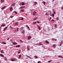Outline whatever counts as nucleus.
<instances>
[{
	"label": "nucleus",
	"mask_w": 63,
	"mask_h": 63,
	"mask_svg": "<svg viewBox=\"0 0 63 63\" xmlns=\"http://www.w3.org/2000/svg\"><path fill=\"white\" fill-rule=\"evenodd\" d=\"M25 7L24 6H22L19 8V10H21V9H23V8H25Z\"/></svg>",
	"instance_id": "f257e3e1"
},
{
	"label": "nucleus",
	"mask_w": 63,
	"mask_h": 63,
	"mask_svg": "<svg viewBox=\"0 0 63 63\" xmlns=\"http://www.w3.org/2000/svg\"><path fill=\"white\" fill-rule=\"evenodd\" d=\"M19 55V56L18 58V59H20V58H21V54H20V55Z\"/></svg>",
	"instance_id": "f03ea898"
},
{
	"label": "nucleus",
	"mask_w": 63,
	"mask_h": 63,
	"mask_svg": "<svg viewBox=\"0 0 63 63\" xmlns=\"http://www.w3.org/2000/svg\"><path fill=\"white\" fill-rule=\"evenodd\" d=\"M36 14H37V13L35 11L33 13V16L36 15Z\"/></svg>",
	"instance_id": "7ed1b4c3"
},
{
	"label": "nucleus",
	"mask_w": 63,
	"mask_h": 63,
	"mask_svg": "<svg viewBox=\"0 0 63 63\" xmlns=\"http://www.w3.org/2000/svg\"><path fill=\"white\" fill-rule=\"evenodd\" d=\"M13 7H11L10 8V11L11 12H12V11H13Z\"/></svg>",
	"instance_id": "20e7f679"
},
{
	"label": "nucleus",
	"mask_w": 63,
	"mask_h": 63,
	"mask_svg": "<svg viewBox=\"0 0 63 63\" xmlns=\"http://www.w3.org/2000/svg\"><path fill=\"white\" fill-rule=\"evenodd\" d=\"M13 45H16V44H17V43L16 42H14L13 43Z\"/></svg>",
	"instance_id": "39448f33"
},
{
	"label": "nucleus",
	"mask_w": 63,
	"mask_h": 63,
	"mask_svg": "<svg viewBox=\"0 0 63 63\" xmlns=\"http://www.w3.org/2000/svg\"><path fill=\"white\" fill-rule=\"evenodd\" d=\"M6 7V6L3 7L1 8V10H4V9H5Z\"/></svg>",
	"instance_id": "423d86ee"
},
{
	"label": "nucleus",
	"mask_w": 63,
	"mask_h": 63,
	"mask_svg": "<svg viewBox=\"0 0 63 63\" xmlns=\"http://www.w3.org/2000/svg\"><path fill=\"white\" fill-rule=\"evenodd\" d=\"M16 5V3H14L12 4V5H11V6H15Z\"/></svg>",
	"instance_id": "0eeeda50"
},
{
	"label": "nucleus",
	"mask_w": 63,
	"mask_h": 63,
	"mask_svg": "<svg viewBox=\"0 0 63 63\" xmlns=\"http://www.w3.org/2000/svg\"><path fill=\"white\" fill-rule=\"evenodd\" d=\"M11 61H15V60L13 58H12L11 59Z\"/></svg>",
	"instance_id": "6e6552de"
},
{
	"label": "nucleus",
	"mask_w": 63,
	"mask_h": 63,
	"mask_svg": "<svg viewBox=\"0 0 63 63\" xmlns=\"http://www.w3.org/2000/svg\"><path fill=\"white\" fill-rule=\"evenodd\" d=\"M34 5H37V2L35 1L34 2Z\"/></svg>",
	"instance_id": "1a4fd4ad"
},
{
	"label": "nucleus",
	"mask_w": 63,
	"mask_h": 63,
	"mask_svg": "<svg viewBox=\"0 0 63 63\" xmlns=\"http://www.w3.org/2000/svg\"><path fill=\"white\" fill-rule=\"evenodd\" d=\"M0 55L1 57H5V56H4V55L2 54H0Z\"/></svg>",
	"instance_id": "9d476101"
},
{
	"label": "nucleus",
	"mask_w": 63,
	"mask_h": 63,
	"mask_svg": "<svg viewBox=\"0 0 63 63\" xmlns=\"http://www.w3.org/2000/svg\"><path fill=\"white\" fill-rule=\"evenodd\" d=\"M38 45L39 46H42L43 45L42 44V43H39Z\"/></svg>",
	"instance_id": "9b49d317"
},
{
	"label": "nucleus",
	"mask_w": 63,
	"mask_h": 63,
	"mask_svg": "<svg viewBox=\"0 0 63 63\" xmlns=\"http://www.w3.org/2000/svg\"><path fill=\"white\" fill-rule=\"evenodd\" d=\"M8 27H5V28L3 30V31H4L5 30H6V29H7V28H8Z\"/></svg>",
	"instance_id": "f8f14e48"
},
{
	"label": "nucleus",
	"mask_w": 63,
	"mask_h": 63,
	"mask_svg": "<svg viewBox=\"0 0 63 63\" xmlns=\"http://www.w3.org/2000/svg\"><path fill=\"white\" fill-rule=\"evenodd\" d=\"M24 2H22L21 3V5L22 6H23V5H24Z\"/></svg>",
	"instance_id": "ddd939ff"
},
{
	"label": "nucleus",
	"mask_w": 63,
	"mask_h": 63,
	"mask_svg": "<svg viewBox=\"0 0 63 63\" xmlns=\"http://www.w3.org/2000/svg\"><path fill=\"white\" fill-rule=\"evenodd\" d=\"M57 25L56 24L55 25V29H56L57 28Z\"/></svg>",
	"instance_id": "4468645a"
},
{
	"label": "nucleus",
	"mask_w": 63,
	"mask_h": 63,
	"mask_svg": "<svg viewBox=\"0 0 63 63\" xmlns=\"http://www.w3.org/2000/svg\"><path fill=\"white\" fill-rule=\"evenodd\" d=\"M37 17H35V18H33V19L34 20H36V19H37Z\"/></svg>",
	"instance_id": "2eb2a0df"
},
{
	"label": "nucleus",
	"mask_w": 63,
	"mask_h": 63,
	"mask_svg": "<svg viewBox=\"0 0 63 63\" xmlns=\"http://www.w3.org/2000/svg\"><path fill=\"white\" fill-rule=\"evenodd\" d=\"M56 47V45H55V44L53 45V47H54V48H55V47Z\"/></svg>",
	"instance_id": "dca6fc26"
},
{
	"label": "nucleus",
	"mask_w": 63,
	"mask_h": 63,
	"mask_svg": "<svg viewBox=\"0 0 63 63\" xmlns=\"http://www.w3.org/2000/svg\"><path fill=\"white\" fill-rule=\"evenodd\" d=\"M31 36H29L28 37V39L29 40L30 39H31Z\"/></svg>",
	"instance_id": "f3484780"
},
{
	"label": "nucleus",
	"mask_w": 63,
	"mask_h": 63,
	"mask_svg": "<svg viewBox=\"0 0 63 63\" xmlns=\"http://www.w3.org/2000/svg\"><path fill=\"white\" fill-rule=\"evenodd\" d=\"M16 47H20V46L19 45H18L16 46Z\"/></svg>",
	"instance_id": "a211bd4d"
},
{
	"label": "nucleus",
	"mask_w": 63,
	"mask_h": 63,
	"mask_svg": "<svg viewBox=\"0 0 63 63\" xmlns=\"http://www.w3.org/2000/svg\"><path fill=\"white\" fill-rule=\"evenodd\" d=\"M20 51H21V50H19L17 53L18 54H19V53H20Z\"/></svg>",
	"instance_id": "6ab92c4d"
},
{
	"label": "nucleus",
	"mask_w": 63,
	"mask_h": 63,
	"mask_svg": "<svg viewBox=\"0 0 63 63\" xmlns=\"http://www.w3.org/2000/svg\"><path fill=\"white\" fill-rule=\"evenodd\" d=\"M18 22H17V23H15V25H18Z\"/></svg>",
	"instance_id": "aec40b11"
},
{
	"label": "nucleus",
	"mask_w": 63,
	"mask_h": 63,
	"mask_svg": "<svg viewBox=\"0 0 63 63\" xmlns=\"http://www.w3.org/2000/svg\"><path fill=\"white\" fill-rule=\"evenodd\" d=\"M14 16H11L10 17V18H12L13 17H14Z\"/></svg>",
	"instance_id": "412c9836"
},
{
	"label": "nucleus",
	"mask_w": 63,
	"mask_h": 63,
	"mask_svg": "<svg viewBox=\"0 0 63 63\" xmlns=\"http://www.w3.org/2000/svg\"><path fill=\"white\" fill-rule=\"evenodd\" d=\"M5 25H6V24H2V25H1V27H2V26H3V27L4 26H5Z\"/></svg>",
	"instance_id": "4be33fe9"
},
{
	"label": "nucleus",
	"mask_w": 63,
	"mask_h": 63,
	"mask_svg": "<svg viewBox=\"0 0 63 63\" xmlns=\"http://www.w3.org/2000/svg\"><path fill=\"white\" fill-rule=\"evenodd\" d=\"M58 57H61V58H63V57H62L61 56H58Z\"/></svg>",
	"instance_id": "5701e85b"
},
{
	"label": "nucleus",
	"mask_w": 63,
	"mask_h": 63,
	"mask_svg": "<svg viewBox=\"0 0 63 63\" xmlns=\"http://www.w3.org/2000/svg\"><path fill=\"white\" fill-rule=\"evenodd\" d=\"M56 18L57 20V21H58L59 20V17H57Z\"/></svg>",
	"instance_id": "b1692460"
},
{
	"label": "nucleus",
	"mask_w": 63,
	"mask_h": 63,
	"mask_svg": "<svg viewBox=\"0 0 63 63\" xmlns=\"http://www.w3.org/2000/svg\"><path fill=\"white\" fill-rule=\"evenodd\" d=\"M27 50H30V49H29V48L28 47H27Z\"/></svg>",
	"instance_id": "393cba45"
},
{
	"label": "nucleus",
	"mask_w": 63,
	"mask_h": 63,
	"mask_svg": "<svg viewBox=\"0 0 63 63\" xmlns=\"http://www.w3.org/2000/svg\"><path fill=\"white\" fill-rule=\"evenodd\" d=\"M42 3H43V4H44V5H46V2L44 1H43Z\"/></svg>",
	"instance_id": "a878e982"
},
{
	"label": "nucleus",
	"mask_w": 63,
	"mask_h": 63,
	"mask_svg": "<svg viewBox=\"0 0 63 63\" xmlns=\"http://www.w3.org/2000/svg\"><path fill=\"white\" fill-rule=\"evenodd\" d=\"M37 27H38V29H39V30H40L41 29V28H40V27H39V26H38Z\"/></svg>",
	"instance_id": "bb28decb"
},
{
	"label": "nucleus",
	"mask_w": 63,
	"mask_h": 63,
	"mask_svg": "<svg viewBox=\"0 0 63 63\" xmlns=\"http://www.w3.org/2000/svg\"><path fill=\"white\" fill-rule=\"evenodd\" d=\"M14 13H15V14H18V13H17V12L16 11H14Z\"/></svg>",
	"instance_id": "cd10ccee"
},
{
	"label": "nucleus",
	"mask_w": 63,
	"mask_h": 63,
	"mask_svg": "<svg viewBox=\"0 0 63 63\" xmlns=\"http://www.w3.org/2000/svg\"><path fill=\"white\" fill-rule=\"evenodd\" d=\"M25 32V31L24 30H23L22 31V33H24Z\"/></svg>",
	"instance_id": "c85d7f7f"
},
{
	"label": "nucleus",
	"mask_w": 63,
	"mask_h": 63,
	"mask_svg": "<svg viewBox=\"0 0 63 63\" xmlns=\"http://www.w3.org/2000/svg\"><path fill=\"white\" fill-rule=\"evenodd\" d=\"M23 27H21V28H20V30H23Z\"/></svg>",
	"instance_id": "c756f323"
},
{
	"label": "nucleus",
	"mask_w": 63,
	"mask_h": 63,
	"mask_svg": "<svg viewBox=\"0 0 63 63\" xmlns=\"http://www.w3.org/2000/svg\"><path fill=\"white\" fill-rule=\"evenodd\" d=\"M45 42H46V43H47V44H49V43L48 41H46Z\"/></svg>",
	"instance_id": "7c9ffc66"
},
{
	"label": "nucleus",
	"mask_w": 63,
	"mask_h": 63,
	"mask_svg": "<svg viewBox=\"0 0 63 63\" xmlns=\"http://www.w3.org/2000/svg\"><path fill=\"white\" fill-rule=\"evenodd\" d=\"M26 56L27 57H28L29 58H31V57H30V56H27V55H26Z\"/></svg>",
	"instance_id": "2f4dec72"
},
{
	"label": "nucleus",
	"mask_w": 63,
	"mask_h": 63,
	"mask_svg": "<svg viewBox=\"0 0 63 63\" xmlns=\"http://www.w3.org/2000/svg\"><path fill=\"white\" fill-rule=\"evenodd\" d=\"M1 3L4 2V0H1Z\"/></svg>",
	"instance_id": "473e14b6"
},
{
	"label": "nucleus",
	"mask_w": 63,
	"mask_h": 63,
	"mask_svg": "<svg viewBox=\"0 0 63 63\" xmlns=\"http://www.w3.org/2000/svg\"><path fill=\"white\" fill-rule=\"evenodd\" d=\"M21 12H24V9H22L21 10Z\"/></svg>",
	"instance_id": "72a5a7b5"
},
{
	"label": "nucleus",
	"mask_w": 63,
	"mask_h": 63,
	"mask_svg": "<svg viewBox=\"0 0 63 63\" xmlns=\"http://www.w3.org/2000/svg\"><path fill=\"white\" fill-rule=\"evenodd\" d=\"M52 16H53V17H54V13H53V14H52Z\"/></svg>",
	"instance_id": "f704fd0d"
},
{
	"label": "nucleus",
	"mask_w": 63,
	"mask_h": 63,
	"mask_svg": "<svg viewBox=\"0 0 63 63\" xmlns=\"http://www.w3.org/2000/svg\"><path fill=\"white\" fill-rule=\"evenodd\" d=\"M45 15H47V16H48V15H49V14L46 13L45 14Z\"/></svg>",
	"instance_id": "c9c22d12"
},
{
	"label": "nucleus",
	"mask_w": 63,
	"mask_h": 63,
	"mask_svg": "<svg viewBox=\"0 0 63 63\" xmlns=\"http://www.w3.org/2000/svg\"><path fill=\"white\" fill-rule=\"evenodd\" d=\"M52 40H55V41H57V39H56L54 38H52Z\"/></svg>",
	"instance_id": "e433bc0d"
},
{
	"label": "nucleus",
	"mask_w": 63,
	"mask_h": 63,
	"mask_svg": "<svg viewBox=\"0 0 63 63\" xmlns=\"http://www.w3.org/2000/svg\"><path fill=\"white\" fill-rule=\"evenodd\" d=\"M19 29V28H17V29H16V30L17 31H18V30Z\"/></svg>",
	"instance_id": "4c0bfd02"
},
{
	"label": "nucleus",
	"mask_w": 63,
	"mask_h": 63,
	"mask_svg": "<svg viewBox=\"0 0 63 63\" xmlns=\"http://www.w3.org/2000/svg\"><path fill=\"white\" fill-rule=\"evenodd\" d=\"M2 44H6V43L5 42H2Z\"/></svg>",
	"instance_id": "58836bf2"
},
{
	"label": "nucleus",
	"mask_w": 63,
	"mask_h": 63,
	"mask_svg": "<svg viewBox=\"0 0 63 63\" xmlns=\"http://www.w3.org/2000/svg\"><path fill=\"white\" fill-rule=\"evenodd\" d=\"M37 23L36 22H34L33 23V24H36V23Z\"/></svg>",
	"instance_id": "ea45409f"
},
{
	"label": "nucleus",
	"mask_w": 63,
	"mask_h": 63,
	"mask_svg": "<svg viewBox=\"0 0 63 63\" xmlns=\"http://www.w3.org/2000/svg\"><path fill=\"white\" fill-rule=\"evenodd\" d=\"M34 57L36 58L37 59V58H38V57H37L36 56H34Z\"/></svg>",
	"instance_id": "a19ab883"
},
{
	"label": "nucleus",
	"mask_w": 63,
	"mask_h": 63,
	"mask_svg": "<svg viewBox=\"0 0 63 63\" xmlns=\"http://www.w3.org/2000/svg\"><path fill=\"white\" fill-rule=\"evenodd\" d=\"M62 43H63V40L61 41V43L62 44Z\"/></svg>",
	"instance_id": "79ce46f5"
},
{
	"label": "nucleus",
	"mask_w": 63,
	"mask_h": 63,
	"mask_svg": "<svg viewBox=\"0 0 63 63\" xmlns=\"http://www.w3.org/2000/svg\"><path fill=\"white\" fill-rule=\"evenodd\" d=\"M16 19L18 21H19V20H20V19Z\"/></svg>",
	"instance_id": "37998d69"
},
{
	"label": "nucleus",
	"mask_w": 63,
	"mask_h": 63,
	"mask_svg": "<svg viewBox=\"0 0 63 63\" xmlns=\"http://www.w3.org/2000/svg\"><path fill=\"white\" fill-rule=\"evenodd\" d=\"M51 61V60H50L48 61V62H50Z\"/></svg>",
	"instance_id": "c03bdc74"
},
{
	"label": "nucleus",
	"mask_w": 63,
	"mask_h": 63,
	"mask_svg": "<svg viewBox=\"0 0 63 63\" xmlns=\"http://www.w3.org/2000/svg\"><path fill=\"white\" fill-rule=\"evenodd\" d=\"M54 21V20L53 19H52V20H51V21Z\"/></svg>",
	"instance_id": "a18cd8bd"
},
{
	"label": "nucleus",
	"mask_w": 63,
	"mask_h": 63,
	"mask_svg": "<svg viewBox=\"0 0 63 63\" xmlns=\"http://www.w3.org/2000/svg\"><path fill=\"white\" fill-rule=\"evenodd\" d=\"M53 13H54V14H56V12H55V11L53 12Z\"/></svg>",
	"instance_id": "49530a36"
},
{
	"label": "nucleus",
	"mask_w": 63,
	"mask_h": 63,
	"mask_svg": "<svg viewBox=\"0 0 63 63\" xmlns=\"http://www.w3.org/2000/svg\"><path fill=\"white\" fill-rule=\"evenodd\" d=\"M19 41H20V42H22V43L23 42V41L21 40H19Z\"/></svg>",
	"instance_id": "de8ad7c7"
},
{
	"label": "nucleus",
	"mask_w": 63,
	"mask_h": 63,
	"mask_svg": "<svg viewBox=\"0 0 63 63\" xmlns=\"http://www.w3.org/2000/svg\"><path fill=\"white\" fill-rule=\"evenodd\" d=\"M19 41H20V42H22V43L23 42V41L21 40H19Z\"/></svg>",
	"instance_id": "09e8293b"
},
{
	"label": "nucleus",
	"mask_w": 63,
	"mask_h": 63,
	"mask_svg": "<svg viewBox=\"0 0 63 63\" xmlns=\"http://www.w3.org/2000/svg\"><path fill=\"white\" fill-rule=\"evenodd\" d=\"M19 41H20V42H22V43L23 42V41L21 40H19Z\"/></svg>",
	"instance_id": "8fccbe9b"
},
{
	"label": "nucleus",
	"mask_w": 63,
	"mask_h": 63,
	"mask_svg": "<svg viewBox=\"0 0 63 63\" xmlns=\"http://www.w3.org/2000/svg\"><path fill=\"white\" fill-rule=\"evenodd\" d=\"M19 41H20V42H22V43L23 42V41L21 40H19Z\"/></svg>",
	"instance_id": "3c124183"
},
{
	"label": "nucleus",
	"mask_w": 63,
	"mask_h": 63,
	"mask_svg": "<svg viewBox=\"0 0 63 63\" xmlns=\"http://www.w3.org/2000/svg\"><path fill=\"white\" fill-rule=\"evenodd\" d=\"M28 29L29 30H30V28H29V27H28Z\"/></svg>",
	"instance_id": "603ef678"
},
{
	"label": "nucleus",
	"mask_w": 63,
	"mask_h": 63,
	"mask_svg": "<svg viewBox=\"0 0 63 63\" xmlns=\"http://www.w3.org/2000/svg\"><path fill=\"white\" fill-rule=\"evenodd\" d=\"M37 63H41V61H39Z\"/></svg>",
	"instance_id": "864d4df0"
},
{
	"label": "nucleus",
	"mask_w": 63,
	"mask_h": 63,
	"mask_svg": "<svg viewBox=\"0 0 63 63\" xmlns=\"http://www.w3.org/2000/svg\"><path fill=\"white\" fill-rule=\"evenodd\" d=\"M52 11L53 12H54V9H52Z\"/></svg>",
	"instance_id": "5fc2aeb1"
},
{
	"label": "nucleus",
	"mask_w": 63,
	"mask_h": 63,
	"mask_svg": "<svg viewBox=\"0 0 63 63\" xmlns=\"http://www.w3.org/2000/svg\"><path fill=\"white\" fill-rule=\"evenodd\" d=\"M3 51V50H2L0 51V52H1V53H2Z\"/></svg>",
	"instance_id": "6e6d98bb"
},
{
	"label": "nucleus",
	"mask_w": 63,
	"mask_h": 63,
	"mask_svg": "<svg viewBox=\"0 0 63 63\" xmlns=\"http://www.w3.org/2000/svg\"><path fill=\"white\" fill-rule=\"evenodd\" d=\"M26 27H27V28H28V27H29L28 26V25H26Z\"/></svg>",
	"instance_id": "4d7b16f0"
},
{
	"label": "nucleus",
	"mask_w": 63,
	"mask_h": 63,
	"mask_svg": "<svg viewBox=\"0 0 63 63\" xmlns=\"http://www.w3.org/2000/svg\"><path fill=\"white\" fill-rule=\"evenodd\" d=\"M37 22L38 23H40V22H39V21H37Z\"/></svg>",
	"instance_id": "13d9d810"
},
{
	"label": "nucleus",
	"mask_w": 63,
	"mask_h": 63,
	"mask_svg": "<svg viewBox=\"0 0 63 63\" xmlns=\"http://www.w3.org/2000/svg\"><path fill=\"white\" fill-rule=\"evenodd\" d=\"M21 20H23V18H22V19H21Z\"/></svg>",
	"instance_id": "bf43d9fd"
},
{
	"label": "nucleus",
	"mask_w": 63,
	"mask_h": 63,
	"mask_svg": "<svg viewBox=\"0 0 63 63\" xmlns=\"http://www.w3.org/2000/svg\"><path fill=\"white\" fill-rule=\"evenodd\" d=\"M52 18L51 17H50V18H49V19H50V20H51V19Z\"/></svg>",
	"instance_id": "052dcab7"
},
{
	"label": "nucleus",
	"mask_w": 63,
	"mask_h": 63,
	"mask_svg": "<svg viewBox=\"0 0 63 63\" xmlns=\"http://www.w3.org/2000/svg\"><path fill=\"white\" fill-rule=\"evenodd\" d=\"M9 39H10V38H8V39H7V40H9Z\"/></svg>",
	"instance_id": "680f3d73"
},
{
	"label": "nucleus",
	"mask_w": 63,
	"mask_h": 63,
	"mask_svg": "<svg viewBox=\"0 0 63 63\" xmlns=\"http://www.w3.org/2000/svg\"><path fill=\"white\" fill-rule=\"evenodd\" d=\"M4 52H2V53H3V54H4Z\"/></svg>",
	"instance_id": "e2e57ef3"
},
{
	"label": "nucleus",
	"mask_w": 63,
	"mask_h": 63,
	"mask_svg": "<svg viewBox=\"0 0 63 63\" xmlns=\"http://www.w3.org/2000/svg\"><path fill=\"white\" fill-rule=\"evenodd\" d=\"M61 9L62 10H63V7H62Z\"/></svg>",
	"instance_id": "0e129e2a"
},
{
	"label": "nucleus",
	"mask_w": 63,
	"mask_h": 63,
	"mask_svg": "<svg viewBox=\"0 0 63 63\" xmlns=\"http://www.w3.org/2000/svg\"><path fill=\"white\" fill-rule=\"evenodd\" d=\"M60 46H61V45H62V44H60Z\"/></svg>",
	"instance_id": "69168bd1"
},
{
	"label": "nucleus",
	"mask_w": 63,
	"mask_h": 63,
	"mask_svg": "<svg viewBox=\"0 0 63 63\" xmlns=\"http://www.w3.org/2000/svg\"><path fill=\"white\" fill-rule=\"evenodd\" d=\"M5 59H6V60H7V58H5Z\"/></svg>",
	"instance_id": "338daca9"
},
{
	"label": "nucleus",
	"mask_w": 63,
	"mask_h": 63,
	"mask_svg": "<svg viewBox=\"0 0 63 63\" xmlns=\"http://www.w3.org/2000/svg\"><path fill=\"white\" fill-rule=\"evenodd\" d=\"M48 30H50V29H48Z\"/></svg>",
	"instance_id": "774afa93"
}]
</instances>
